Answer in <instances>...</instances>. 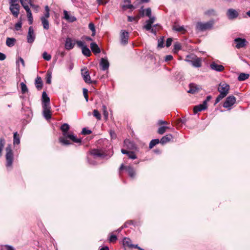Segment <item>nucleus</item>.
I'll return each instance as SVG.
<instances>
[{
    "instance_id": "obj_52",
    "label": "nucleus",
    "mask_w": 250,
    "mask_h": 250,
    "mask_svg": "<svg viewBox=\"0 0 250 250\" xmlns=\"http://www.w3.org/2000/svg\"><path fill=\"white\" fill-rule=\"evenodd\" d=\"M109 0H96L97 3L98 5H105L108 2Z\"/></svg>"
},
{
    "instance_id": "obj_39",
    "label": "nucleus",
    "mask_w": 250,
    "mask_h": 250,
    "mask_svg": "<svg viewBox=\"0 0 250 250\" xmlns=\"http://www.w3.org/2000/svg\"><path fill=\"white\" fill-rule=\"evenodd\" d=\"M173 30L178 31V32H184L185 31V29L183 26H181L178 25H175L173 27Z\"/></svg>"
},
{
    "instance_id": "obj_47",
    "label": "nucleus",
    "mask_w": 250,
    "mask_h": 250,
    "mask_svg": "<svg viewBox=\"0 0 250 250\" xmlns=\"http://www.w3.org/2000/svg\"><path fill=\"white\" fill-rule=\"evenodd\" d=\"M42 57H43V58L46 60V61H49L50 60L51 58V56L50 55L48 54L47 52H43V54H42Z\"/></svg>"
},
{
    "instance_id": "obj_45",
    "label": "nucleus",
    "mask_w": 250,
    "mask_h": 250,
    "mask_svg": "<svg viewBox=\"0 0 250 250\" xmlns=\"http://www.w3.org/2000/svg\"><path fill=\"white\" fill-rule=\"evenodd\" d=\"M20 84L21 86L22 93L24 94L26 93L28 90L26 84L24 83L23 82L21 83Z\"/></svg>"
},
{
    "instance_id": "obj_44",
    "label": "nucleus",
    "mask_w": 250,
    "mask_h": 250,
    "mask_svg": "<svg viewBox=\"0 0 250 250\" xmlns=\"http://www.w3.org/2000/svg\"><path fill=\"white\" fill-rule=\"evenodd\" d=\"M88 27L92 32V35L93 36H95V28L94 24L92 22H90L88 25Z\"/></svg>"
},
{
    "instance_id": "obj_58",
    "label": "nucleus",
    "mask_w": 250,
    "mask_h": 250,
    "mask_svg": "<svg viewBox=\"0 0 250 250\" xmlns=\"http://www.w3.org/2000/svg\"><path fill=\"white\" fill-rule=\"evenodd\" d=\"M21 27V22H18L17 23H16V24L15 25V28L16 30L18 31V30H20Z\"/></svg>"
},
{
    "instance_id": "obj_25",
    "label": "nucleus",
    "mask_w": 250,
    "mask_h": 250,
    "mask_svg": "<svg viewBox=\"0 0 250 250\" xmlns=\"http://www.w3.org/2000/svg\"><path fill=\"white\" fill-rule=\"evenodd\" d=\"M50 105V99L46 92L43 91L42 94V105Z\"/></svg>"
},
{
    "instance_id": "obj_24",
    "label": "nucleus",
    "mask_w": 250,
    "mask_h": 250,
    "mask_svg": "<svg viewBox=\"0 0 250 250\" xmlns=\"http://www.w3.org/2000/svg\"><path fill=\"white\" fill-rule=\"evenodd\" d=\"M100 65L101 66L103 70H106L108 68L109 63L107 60L104 58H102Z\"/></svg>"
},
{
    "instance_id": "obj_18",
    "label": "nucleus",
    "mask_w": 250,
    "mask_h": 250,
    "mask_svg": "<svg viewBox=\"0 0 250 250\" xmlns=\"http://www.w3.org/2000/svg\"><path fill=\"white\" fill-rule=\"evenodd\" d=\"M210 67L211 69L218 72H221L224 69V67L222 65L218 64L214 62H212L210 64Z\"/></svg>"
},
{
    "instance_id": "obj_62",
    "label": "nucleus",
    "mask_w": 250,
    "mask_h": 250,
    "mask_svg": "<svg viewBox=\"0 0 250 250\" xmlns=\"http://www.w3.org/2000/svg\"><path fill=\"white\" fill-rule=\"evenodd\" d=\"M149 19L148 20H147V21L150 22V23H152L153 24L155 21V18L153 17H152L151 16H150V17H149Z\"/></svg>"
},
{
    "instance_id": "obj_61",
    "label": "nucleus",
    "mask_w": 250,
    "mask_h": 250,
    "mask_svg": "<svg viewBox=\"0 0 250 250\" xmlns=\"http://www.w3.org/2000/svg\"><path fill=\"white\" fill-rule=\"evenodd\" d=\"M6 59V55L0 52V61H3Z\"/></svg>"
},
{
    "instance_id": "obj_49",
    "label": "nucleus",
    "mask_w": 250,
    "mask_h": 250,
    "mask_svg": "<svg viewBox=\"0 0 250 250\" xmlns=\"http://www.w3.org/2000/svg\"><path fill=\"white\" fill-rule=\"evenodd\" d=\"M181 49V44L179 43H176L174 45V52H176Z\"/></svg>"
},
{
    "instance_id": "obj_29",
    "label": "nucleus",
    "mask_w": 250,
    "mask_h": 250,
    "mask_svg": "<svg viewBox=\"0 0 250 250\" xmlns=\"http://www.w3.org/2000/svg\"><path fill=\"white\" fill-rule=\"evenodd\" d=\"M172 139V136L171 134H167L164 137L161 139L160 143L162 144H165L170 141Z\"/></svg>"
},
{
    "instance_id": "obj_32",
    "label": "nucleus",
    "mask_w": 250,
    "mask_h": 250,
    "mask_svg": "<svg viewBox=\"0 0 250 250\" xmlns=\"http://www.w3.org/2000/svg\"><path fill=\"white\" fill-rule=\"evenodd\" d=\"M41 20L43 28L48 30L49 28V24L48 20L44 19V18H41Z\"/></svg>"
},
{
    "instance_id": "obj_34",
    "label": "nucleus",
    "mask_w": 250,
    "mask_h": 250,
    "mask_svg": "<svg viewBox=\"0 0 250 250\" xmlns=\"http://www.w3.org/2000/svg\"><path fill=\"white\" fill-rule=\"evenodd\" d=\"M20 143V139L19 135L18 134L17 132H16L14 133L13 144L14 145H19Z\"/></svg>"
},
{
    "instance_id": "obj_50",
    "label": "nucleus",
    "mask_w": 250,
    "mask_h": 250,
    "mask_svg": "<svg viewBox=\"0 0 250 250\" xmlns=\"http://www.w3.org/2000/svg\"><path fill=\"white\" fill-rule=\"evenodd\" d=\"M27 42L29 43L31 42V26H30L28 28V33L27 35Z\"/></svg>"
},
{
    "instance_id": "obj_64",
    "label": "nucleus",
    "mask_w": 250,
    "mask_h": 250,
    "mask_svg": "<svg viewBox=\"0 0 250 250\" xmlns=\"http://www.w3.org/2000/svg\"><path fill=\"white\" fill-rule=\"evenodd\" d=\"M5 248L7 250H15L14 248L10 246L6 245Z\"/></svg>"
},
{
    "instance_id": "obj_55",
    "label": "nucleus",
    "mask_w": 250,
    "mask_h": 250,
    "mask_svg": "<svg viewBox=\"0 0 250 250\" xmlns=\"http://www.w3.org/2000/svg\"><path fill=\"white\" fill-rule=\"evenodd\" d=\"M5 144V140L3 138H0V149H3Z\"/></svg>"
},
{
    "instance_id": "obj_28",
    "label": "nucleus",
    "mask_w": 250,
    "mask_h": 250,
    "mask_svg": "<svg viewBox=\"0 0 250 250\" xmlns=\"http://www.w3.org/2000/svg\"><path fill=\"white\" fill-rule=\"evenodd\" d=\"M16 42V40L13 38H7L6 44L8 47L13 46Z\"/></svg>"
},
{
    "instance_id": "obj_10",
    "label": "nucleus",
    "mask_w": 250,
    "mask_h": 250,
    "mask_svg": "<svg viewBox=\"0 0 250 250\" xmlns=\"http://www.w3.org/2000/svg\"><path fill=\"white\" fill-rule=\"evenodd\" d=\"M236 102V98L233 96H229L227 98L223 104L225 108H229L232 106Z\"/></svg>"
},
{
    "instance_id": "obj_2",
    "label": "nucleus",
    "mask_w": 250,
    "mask_h": 250,
    "mask_svg": "<svg viewBox=\"0 0 250 250\" xmlns=\"http://www.w3.org/2000/svg\"><path fill=\"white\" fill-rule=\"evenodd\" d=\"M217 90L220 94L215 100V104L219 102L228 95L229 90V85L225 83H221L218 85Z\"/></svg>"
},
{
    "instance_id": "obj_43",
    "label": "nucleus",
    "mask_w": 250,
    "mask_h": 250,
    "mask_svg": "<svg viewBox=\"0 0 250 250\" xmlns=\"http://www.w3.org/2000/svg\"><path fill=\"white\" fill-rule=\"evenodd\" d=\"M169 127L168 126H161L160 127L158 130V133L160 134H164L167 129H168Z\"/></svg>"
},
{
    "instance_id": "obj_4",
    "label": "nucleus",
    "mask_w": 250,
    "mask_h": 250,
    "mask_svg": "<svg viewBox=\"0 0 250 250\" xmlns=\"http://www.w3.org/2000/svg\"><path fill=\"white\" fill-rule=\"evenodd\" d=\"M22 6L27 12L29 23L31 24V11L29 5H31V0H20Z\"/></svg>"
},
{
    "instance_id": "obj_30",
    "label": "nucleus",
    "mask_w": 250,
    "mask_h": 250,
    "mask_svg": "<svg viewBox=\"0 0 250 250\" xmlns=\"http://www.w3.org/2000/svg\"><path fill=\"white\" fill-rule=\"evenodd\" d=\"M123 245L124 247H128L130 249H132L133 245L131 243V241L129 238H125L123 240Z\"/></svg>"
},
{
    "instance_id": "obj_46",
    "label": "nucleus",
    "mask_w": 250,
    "mask_h": 250,
    "mask_svg": "<svg viewBox=\"0 0 250 250\" xmlns=\"http://www.w3.org/2000/svg\"><path fill=\"white\" fill-rule=\"evenodd\" d=\"M16 63L18 67H20V63L21 64L22 66H24V62L22 58L21 57H20L18 60L16 61Z\"/></svg>"
},
{
    "instance_id": "obj_48",
    "label": "nucleus",
    "mask_w": 250,
    "mask_h": 250,
    "mask_svg": "<svg viewBox=\"0 0 250 250\" xmlns=\"http://www.w3.org/2000/svg\"><path fill=\"white\" fill-rule=\"evenodd\" d=\"M51 82V73L47 72L46 74V83L50 84Z\"/></svg>"
},
{
    "instance_id": "obj_53",
    "label": "nucleus",
    "mask_w": 250,
    "mask_h": 250,
    "mask_svg": "<svg viewBox=\"0 0 250 250\" xmlns=\"http://www.w3.org/2000/svg\"><path fill=\"white\" fill-rule=\"evenodd\" d=\"M146 24L144 26V28L146 30H150L151 29L152 23L149 22L147 21H146Z\"/></svg>"
},
{
    "instance_id": "obj_51",
    "label": "nucleus",
    "mask_w": 250,
    "mask_h": 250,
    "mask_svg": "<svg viewBox=\"0 0 250 250\" xmlns=\"http://www.w3.org/2000/svg\"><path fill=\"white\" fill-rule=\"evenodd\" d=\"M164 37H161L158 40V46L160 48L164 47Z\"/></svg>"
},
{
    "instance_id": "obj_20",
    "label": "nucleus",
    "mask_w": 250,
    "mask_h": 250,
    "mask_svg": "<svg viewBox=\"0 0 250 250\" xmlns=\"http://www.w3.org/2000/svg\"><path fill=\"white\" fill-rule=\"evenodd\" d=\"M124 146L129 150H132L136 148L134 143L128 139H125L124 141Z\"/></svg>"
},
{
    "instance_id": "obj_17",
    "label": "nucleus",
    "mask_w": 250,
    "mask_h": 250,
    "mask_svg": "<svg viewBox=\"0 0 250 250\" xmlns=\"http://www.w3.org/2000/svg\"><path fill=\"white\" fill-rule=\"evenodd\" d=\"M234 42L236 43V47L237 48H240L245 46L246 40L245 39L236 38L234 40Z\"/></svg>"
},
{
    "instance_id": "obj_27",
    "label": "nucleus",
    "mask_w": 250,
    "mask_h": 250,
    "mask_svg": "<svg viewBox=\"0 0 250 250\" xmlns=\"http://www.w3.org/2000/svg\"><path fill=\"white\" fill-rule=\"evenodd\" d=\"M192 65L195 67H200L202 65V59L196 57L191 62Z\"/></svg>"
},
{
    "instance_id": "obj_15",
    "label": "nucleus",
    "mask_w": 250,
    "mask_h": 250,
    "mask_svg": "<svg viewBox=\"0 0 250 250\" xmlns=\"http://www.w3.org/2000/svg\"><path fill=\"white\" fill-rule=\"evenodd\" d=\"M75 44V41L73 40L71 38H67L65 42V48L67 50L72 49L74 47Z\"/></svg>"
},
{
    "instance_id": "obj_12",
    "label": "nucleus",
    "mask_w": 250,
    "mask_h": 250,
    "mask_svg": "<svg viewBox=\"0 0 250 250\" xmlns=\"http://www.w3.org/2000/svg\"><path fill=\"white\" fill-rule=\"evenodd\" d=\"M20 5L19 4H11L10 5V10L12 14L16 18H18L20 13Z\"/></svg>"
},
{
    "instance_id": "obj_6",
    "label": "nucleus",
    "mask_w": 250,
    "mask_h": 250,
    "mask_svg": "<svg viewBox=\"0 0 250 250\" xmlns=\"http://www.w3.org/2000/svg\"><path fill=\"white\" fill-rule=\"evenodd\" d=\"M213 24V21H209L205 23L199 22L196 24V28L197 30L199 31H205L211 29Z\"/></svg>"
},
{
    "instance_id": "obj_14",
    "label": "nucleus",
    "mask_w": 250,
    "mask_h": 250,
    "mask_svg": "<svg viewBox=\"0 0 250 250\" xmlns=\"http://www.w3.org/2000/svg\"><path fill=\"white\" fill-rule=\"evenodd\" d=\"M120 37L121 44L123 45H125L128 43L129 34L125 30H122Z\"/></svg>"
},
{
    "instance_id": "obj_54",
    "label": "nucleus",
    "mask_w": 250,
    "mask_h": 250,
    "mask_svg": "<svg viewBox=\"0 0 250 250\" xmlns=\"http://www.w3.org/2000/svg\"><path fill=\"white\" fill-rule=\"evenodd\" d=\"M83 94L84 96V98L85 99V100L86 102H88V90L86 88L83 89Z\"/></svg>"
},
{
    "instance_id": "obj_3",
    "label": "nucleus",
    "mask_w": 250,
    "mask_h": 250,
    "mask_svg": "<svg viewBox=\"0 0 250 250\" xmlns=\"http://www.w3.org/2000/svg\"><path fill=\"white\" fill-rule=\"evenodd\" d=\"M6 166L7 167H12L13 161V153L10 145L6 148Z\"/></svg>"
},
{
    "instance_id": "obj_60",
    "label": "nucleus",
    "mask_w": 250,
    "mask_h": 250,
    "mask_svg": "<svg viewBox=\"0 0 250 250\" xmlns=\"http://www.w3.org/2000/svg\"><path fill=\"white\" fill-rule=\"evenodd\" d=\"M172 40L171 38H168L166 42V46L169 47L171 45Z\"/></svg>"
},
{
    "instance_id": "obj_16",
    "label": "nucleus",
    "mask_w": 250,
    "mask_h": 250,
    "mask_svg": "<svg viewBox=\"0 0 250 250\" xmlns=\"http://www.w3.org/2000/svg\"><path fill=\"white\" fill-rule=\"evenodd\" d=\"M207 108L206 105V102H203V104L195 106L193 108L194 113L195 114L197 113L198 112L203 111Z\"/></svg>"
},
{
    "instance_id": "obj_40",
    "label": "nucleus",
    "mask_w": 250,
    "mask_h": 250,
    "mask_svg": "<svg viewBox=\"0 0 250 250\" xmlns=\"http://www.w3.org/2000/svg\"><path fill=\"white\" fill-rule=\"evenodd\" d=\"M102 109H103V114H104V117L105 120H107L108 119V113L107 111V108H106V106L105 105H103L102 106Z\"/></svg>"
},
{
    "instance_id": "obj_37",
    "label": "nucleus",
    "mask_w": 250,
    "mask_h": 250,
    "mask_svg": "<svg viewBox=\"0 0 250 250\" xmlns=\"http://www.w3.org/2000/svg\"><path fill=\"white\" fill-rule=\"evenodd\" d=\"M49 8L48 6L46 5L45 6V13L44 14V15L42 16L41 18H44V19H47L50 16L49 14Z\"/></svg>"
},
{
    "instance_id": "obj_36",
    "label": "nucleus",
    "mask_w": 250,
    "mask_h": 250,
    "mask_svg": "<svg viewBox=\"0 0 250 250\" xmlns=\"http://www.w3.org/2000/svg\"><path fill=\"white\" fill-rule=\"evenodd\" d=\"M160 142V141L158 139L152 140L149 143V147L150 148H152L158 144Z\"/></svg>"
},
{
    "instance_id": "obj_35",
    "label": "nucleus",
    "mask_w": 250,
    "mask_h": 250,
    "mask_svg": "<svg viewBox=\"0 0 250 250\" xmlns=\"http://www.w3.org/2000/svg\"><path fill=\"white\" fill-rule=\"evenodd\" d=\"M197 56L194 55H187L186 56V58L185 59V61L187 62H190L191 63V62H192V61H194V59Z\"/></svg>"
},
{
    "instance_id": "obj_21",
    "label": "nucleus",
    "mask_w": 250,
    "mask_h": 250,
    "mask_svg": "<svg viewBox=\"0 0 250 250\" xmlns=\"http://www.w3.org/2000/svg\"><path fill=\"white\" fill-rule=\"evenodd\" d=\"M121 152L124 154H126L128 157L131 159H135L137 158L136 154L133 151H128L124 149H122Z\"/></svg>"
},
{
    "instance_id": "obj_33",
    "label": "nucleus",
    "mask_w": 250,
    "mask_h": 250,
    "mask_svg": "<svg viewBox=\"0 0 250 250\" xmlns=\"http://www.w3.org/2000/svg\"><path fill=\"white\" fill-rule=\"evenodd\" d=\"M250 75L249 74L242 73H241L238 77V80L239 81H243L247 79H248Z\"/></svg>"
},
{
    "instance_id": "obj_42",
    "label": "nucleus",
    "mask_w": 250,
    "mask_h": 250,
    "mask_svg": "<svg viewBox=\"0 0 250 250\" xmlns=\"http://www.w3.org/2000/svg\"><path fill=\"white\" fill-rule=\"evenodd\" d=\"M139 19H140L139 16H136L135 17L128 16V18H127L128 21H130V22H131L133 21H136V22H137Z\"/></svg>"
},
{
    "instance_id": "obj_57",
    "label": "nucleus",
    "mask_w": 250,
    "mask_h": 250,
    "mask_svg": "<svg viewBox=\"0 0 250 250\" xmlns=\"http://www.w3.org/2000/svg\"><path fill=\"white\" fill-rule=\"evenodd\" d=\"M117 240V237L115 235H111L110 237L109 241L110 242H114Z\"/></svg>"
},
{
    "instance_id": "obj_63",
    "label": "nucleus",
    "mask_w": 250,
    "mask_h": 250,
    "mask_svg": "<svg viewBox=\"0 0 250 250\" xmlns=\"http://www.w3.org/2000/svg\"><path fill=\"white\" fill-rule=\"evenodd\" d=\"M173 58V57L171 55H167L166 56L165 61H171Z\"/></svg>"
},
{
    "instance_id": "obj_31",
    "label": "nucleus",
    "mask_w": 250,
    "mask_h": 250,
    "mask_svg": "<svg viewBox=\"0 0 250 250\" xmlns=\"http://www.w3.org/2000/svg\"><path fill=\"white\" fill-rule=\"evenodd\" d=\"M35 85L38 90H41L42 87V82L41 77H37L35 81Z\"/></svg>"
},
{
    "instance_id": "obj_5",
    "label": "nucleus",
    "mask_w": 250,
    "mask_h": 250,
    "mask_svg": "<svg viewBox=\"0 0 250 250\" xmlns=\"http://www.w3.org/2000/svg\"><path fill=\"white\" fill-rule=\"evenodd\" d=\"M89 153L94 158L104 159L107 156L105 152L102 149H92L89 151Z\"/></svg>"
},
{
    "instance_id": "obj_9",
    "label": "nucleus",
    "mask_w": 250,
    "mask_h": 250,
    "mask_svg": "<svg viewBox=\"0 0 250 250\" xmlns=\"http://www.w3.org/2000/svg\"><path fill=\"white\" fill-rule=\"evenodd\" d=\"M123 169H125L127 172L128 174L131 178H134L135 177L136 173L133 167L129 166H125L123 164H122L120 167V171Z\"/></svg>"
},
{
    "instance_id": "obj_23",
    "label": "nucleus",
    "mask_w": 250,
    "mask_h": 250,
    "mask_svg": "<svg viewBox=\"0 0 250 250\" xmlns=\"http://www.w3.org/2000/svg\"><path fill=\"white\" fill-rule=\"evenodd\" d=\"M124 4L122 6V8L125 10L127 9H135V7L132 4H131L130 0H124Z\"/></svg>"
},
{
    "instance_id": "obj_56",
    "label": "nucleus",
    "mask_w": 250,
    "mask_h": 250,
    "mask_svg": "<svg viewBox=\"0 0 250 250\" xmlns=\"http://www.w3.org/2000/svg\"><path fill=\"white\" fill-rule=\"evenodd\" d=\"M82 133L84 135H88L91 133V131L90 130H88L85 128H83L82 130Z\"/></svg>"
},
{
    "instance_id": "obj_19",
    "label": "nucleus",
    "mask_w": 250,
    "mask_h": 250,
    "mask_svg": "<svg viewBox=\"0 0 250 250\" xmlns=\"http://www.w3.org/2000/svg\"><path fill=\"white\" fill-rule=\"evenodd\" d=\"M64 19L67 21L73 22L76 21L77 19L73 16L70 15L66 10L63 11Z\"/></svg>"
},
{
    "instance_id": "obj_22",
    "label": "nucleus",
    "mask_w": 250,
    "mask_h": 250,
    "mask_svg": "<svg viewBox=\"0 0 250 250\" xmlns=\"http://www.w3.org/2000/svg\"><path fill=\"white\" fill-rule=\"evenodd\" d=\"M199 87L194 83H190L189 84V89L188 91V93L195 94L199 90Z\"/></svg>"
},
{
    "instance_id": "obj_41",
    "label": "nucleus",
    "mask_w": 250,
    "mask_h": 250,
    "mask_svg": "<svg viewBox=\"0 0 250 250\" xmlns=\"http://www.w3.org/2000/svg\"><path fill=\"white\" fill-rule=\"evenodd\" d=\"M93 116L98 120H100L101 119V116L99 112L96 110L94 109L93 112Z\"/></svg>"
},
{
    "instance_id": "obj_8",
    "label": "nucleus",
    "mask_w": 250,
    "mask_h": 250,
    "mask_svg": "<svg viewBox=\"0 0 250 250\" xmlns=\"http://www.w3.org/2000/svg\"><path fill=\"white\" fill-rule=\"evenodd\" d=\"M42 115L44 118L47 121L51 118V107L50 105L44 104L42 105Z\"/></svg>"
},
{
    "instance_id": "obj_13",
    "label": "nucleus",
    "mask_w": 250,
    "mask_h": 250,
    "mask_svg": "<svg viewBox=\"0 0 250 250\" xmlns=\"http://www.w3.org/2000/svg\"><path fill=\"white\" fill-rule=\"evenodd\" d=\"M227 16L229 20H233L238 17L239 13L237 10L230 8L229 9L227 12Z\"/></svg>"
},
{
    "instance_id": "obj_1",
    "label": "nucleus",
    "mask_w": 250,
    "mask_h": 250,
    "mask_svg": "<svg viewBox=\"0 0 250 250\" xmlns=\"http://www.w3.org/2000/svg\"><path fill=\"white\" fill-rule=\"evenodd\" d=\"M69 125L67 124H63L62 125L61 129L62 132L63 136L59 138V142L63 145H69L71 144L69 139L74 143H81V139L77 138L73 134L68 132L69 129Z\"/></svg>"
},
{
    "instance_id": "obj_7",
    "label": "nucleus",
    "mask_w": 250,
    "mask_h": 250,
    "mask_svg": "<svg viewBox=\"0 0 250 250\" xmlns=\"http://www.w3.org/2000/svg\"><path fill=\"white\" fill-rule=\"evenodd\" d=\"M76 44L79 47H81L82 50L83 54L87 57L91 55V52L89 49L84 45V43L81 41H77Z\"/></svg>"
},
{
    "instance_id": "obj_26",
    "label": "nucleus",
    "mask_w": 250,
    "mask_h": 250,
    "mask_svg": "<svg viewBox=\"0 0 250 250\" xmlns=\"http://www.w3.org/2000/svg\"><path fill=\"white\" fill-rule=\"evenodd\" d=\"M90 48L94 54H98L101 52L100 48L95 42H92L90 43Z\"/></svg>"
},
{
    "instance_id": "obj_59",
    "label": "nucleus",
    "mask_w": 250,
    "mask_h": 250,
    "mask_svg": "<svg viewBox=\"0 0 250 250\" xmlns=\"http://www.w3.org/2000/svg\"><path fill=\"white\" fill-rule=\"evenodd\" d=\"M146 15L148 17L151 16V10L150 8H148L146 10Z\"/></svg>"
},
{
    "instance_id": "obj_11",
    "label": "nucleus",
    "mask_w": 250,
    "mask_h": 250,
    "mask_svg": "<svg viewBox=\"0 0 250 250\" xmlns=\"http://www.w3.org/2000/svg\"><path fill=\"white\" fill-rule=\"evenodd\" d=\"M81 72H82V75L83 77V79L86 83H95V81L93 82L91 80L90 76L89 75L88 71L87 70L86 68L82 69Z\"/></svg>"
},
{
    "instance_id": "obj_38",
    "label": "nucleus",
    "mask_w": 250,
    "mask_h": 250,
    "mask_svg": "<svg viewBox=\"0 0 250 250\" xmlns=\"http://www.w3.org/2000/svg\"><path fill=\"white\" fill-rule=\"evenodd\" d=\"M205 14L209 16H214L217 15V12L214 9H211L206 11Z\"/></svg>"
}]
</instances>
